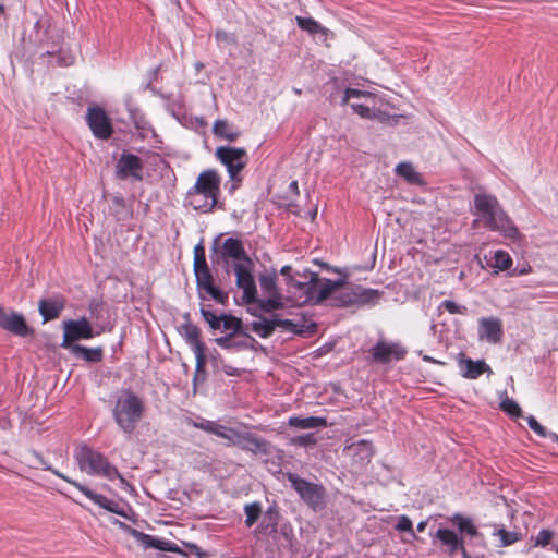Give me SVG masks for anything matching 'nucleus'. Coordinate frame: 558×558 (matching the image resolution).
<instances>
[{
	"label": "nucleus",
	"instance_id": "b1692460",
	"mask_svg": "<svg viewBox=\"0 0 558 558\" xmlns=\"http://www.w3.org/2000/svg\"><path fill=\"white\" fill-rule=\"evenodd\" d=\"M460 367L462 372V376L469 379H476L484 373H492L489 365L485 363V361H473L470 357H465L461 360Z\"/></svg>",
	"mask_w": 558,
	"mask_h": 558
},
{
	"label": "nucleus",
	"instance_id": "c9c22d12",
	"mask_svg": "<svg viewBox=\"0 0 558 558\" xmlns=\"http://www.w3.org/2000/svg\"><path fill=\"white\" fill-rule=\"evenodd\" d=\"M450 520L454 525L458 526L460 532H465L471 536L476 535L477 530L471 519L465 518L461 514H454Z\"/></svg>",
	"mask_w": 558,
	"mask_h": 558
},
{
	"label": "nucleus",
	"instance_id": "9d476101",
	"mask_svg": "<svg viewBox=\"0 0 558 558\" xmlns=\"http://www.w3.org/2000/svg\"><path fill=\"white\" fill-rule=\"evenodd\" d=\"M253 266V263H234L233 265L236 287L243 291L242 302L247 305L257 301V288L252 274Z\"/></svg>",
	"mask_w": 558,
	"mask_h": 558
},
{
	"label": "nucleus",
	"instance_id": "39448f33",
	"mask_svg": "<svg viewBox=\"0 0 558 558\" xmlns=\"http://www.w3.org/2000/svg\"><path fill=\"white\" fill-rule=\"evenodd\" d=\"M31 454L37 460L38 464H40L45 470L50 471L56 476L62 478L63 481L68 482L72 486H74L76 489H78L82 494H84L94 504H96L97 506H99L102 509H106L109 512H112L114 514H118V515H121V517L125 518V511L120 506L119 502H117L114 500H111V499L107 498L104 495H100V494H97V493L93 492L90 488H88L87 486L81 484L80 482H77V481H75L73 478H70L69 476H66L65 474L61 473L60 471H58L56 469H52L46 462V460L43 458V456L40 453H38L36 451H32Z\"/></svg>",
	"mask_w": 558,
	"mask_h": 558
},
{
	"label": "nucleus",
	"instance_id": "a19ab883",
	"mask_svg": "<svg viewBox=\"0 0 558 558\" xmlns=\"http://www.w3.org/2000/svg\"><path fill=\"white\" fill-rule=\"evenodd\" d=\"M213 434L229 440L231 444H233V440H236V436L239 435V433L235 429L228 428L219 424L216 425V428Z\"/></svg>",
	"mask_w": 558,
	"mask_h": 558
},
{
	"label": "nucleus",
	"instance_id": "864d4df0",
	"mask_svg": "<svg viewBox=\"0 0 558 558\" xmlns=\"http://www.w3.org/2000/svg\"><path fill=\"white\" fill-rule=\"evenodd\" d=\"M216 425H217L216 422L206 421V420H204V421H202L199 423H196V422L193 423L194 427H196L198 429H202V430H205V432L210 433V434L214 433V430L216 428Z\"/></svg>",
	"mask_w": 558,
	"mask_h": 558
},
{
	"label": "nucleus",
	"instance_id": "0eeeda50",
	"mask_svg": "<svg viewBox=\"0 0 558 558\" xmlns=\"http://www.w3.org/2000/svg\"><path fill=\"white\" fill-rule=\"evenodd\" d=\"M383 292L376 289L354 286L338 292L332 296V305L337 307L375 305Z\"/></svg>",
	"mask_w": 558,
	"mask_h": 558
},
{
	"label": "nucleus",
	"instance_id": "bb28decb",
	"mask_svg": "<svg viewBox=\"0 0 558 558\" xmlns=\"http://www.w3.org/2000/svg\"><path fill=\"white\" fill-rule=\"evenodd\" d=\"M254 307H252L251 314L254 316H259V312L270 313L276 310H281L283 307L282 296L279 295H268L267 299H258L253 302Z\"/></svg>",
	"mask_w": 558,
	"mask_h": 558
},
{
	"label": "nucleus",
	"instance_id": "c85d7f7f",
	"mask_svg": "<svg viewBox=\"0 0 558 558\" xmlns=\"http://www.w3.org/2000/svg\"><path fill=\"white\" fill-rule=\"evenodd\" d=\"M213 133L219 138L234 142L241 135L240 131L229 124L226 120H217L213 126Z\"/></svg>",
	"mask_w": 558,
	"mask_h": 558
},
{
	"label": "nucleus",
	"instance_id": "393cba45",
	"mask_svg": "<svg viewBox=\"0 0 558 558\" xmlns=\"http://www.w3.org/2000/svg\"><path fill=\"white\" fill-rule=\"evenodd\" d=\"M295 22L302 31L312 36L318 35L324 41H326L330 35V31L313 17L296 16Z\"/></svg>",
	"mask_w": 558,
	"mask_h": 558
},
{
	"label": "nucleus",
	"instance_id": "4c0bfd02",
	"mask_svg": "<svg viewBox=\"0 0 558 558\" xmlns=\"http://www.w3.org/2000/svg\"><path fill=\"white\" fill-rule=\"evenodd\" d=\"M194 272L198 289L205 290L206 288H210L214 283V278L209 267L195 269Z\"/></svg>",
	"mask_w": 558,
	"mask_h": 558
},
{
	"label": "nucleus",
	"instance_id": "052dcab7",
	"mask_svg": "<svg viewBox=\"0 0 558 558\" xmlns=\"http://www.w3.org/2000/svg\"><path fill=\"white\" fill-rule=\"evenodd\" d=\"M4 14V5L0 4V15Z\"/></svg>",
	"mask_w": 558,
	"mask_h": 558
},
{
	"label": "nucleus",
	"instance_id": "aec40b11",
	"mask_svg": "<svg viewBox=\"0 0 558 558\" xmlns=\"http://www.w3.org/2000/svg\"><path fill=\"white\" fill-rule=\"evenodd\" d=\"M504 336L502 322L498 317H482L478 319V338L489 343H499Z\"/></svg>",
	"mask_w": 558,
	"mask_h": 558
},
{
	"label": "nucleus",
	"instance_id": "f8f14e48",
	"mask_svg": "<svg viewBox=\"0 0 558 558\" xmlns=\"http://www.w3.org/2000/svg\"><path fill=\"white\" fill-rule=\"evenodd\" d=\"M86 122L93 135L99 140H108L113 134L111 120L101 107H88Z\"/></svg>",
	"mask_w": 558,
	"mask_h": 558
},
{
	"label": "nucleus",
	"instance_id": "58836bf2",
	"mask_svg": "<svg viewBox=\"0 0 558 558\" xmlns=\"http://www.w3.org/2000/svg\"><path fill=\"white\" fill-rule=\"evenodd\" d=\"M511 266H512V258L510 257V255L507 252H505L502 250H498L495 252L493 267H495L501 271H505V270H508Z\"/></svg>",
	"mask_w": 558,
	"mask_h": 558
},
{
	"label": "nucleus",
	"instance_id": "20e7f679",
	"mask_svg": "<svg viewBox=\"0 0 558 558\" xmlns=\"http://www.w3.org/2000/svg\"><path fill=\"white\" fill-rule=\"evenodd\" d=\"M145 404L142 398L130 389L123 390L117 398L113 418L126 434H132L142 420Z\"/></svg>",
	"mask_w": 558,
	"mask_h": 558
},
{
	"label": "nucleus",
	"instance_id": "de8ad7c7",
	"mask_svg": "<svg viewBox=\"0 0 558 558\" xmlns=\"http://www.w3.org/2000/svg\"><path fill=\"white\" fill-rule=\"evenodd\" d=\"M205 291L219 304L226 305L228 303V294L219 290L214 283L210 288H206Z\"/></svg>",
	"mask_w": 558,
	"mask_h": 558
},
{
	"label": "nucleus",
	"instance_id": "f704fd0d",
	"mask_svg": "<svg viewBox=\"0 0 558 558\" xmlns=\"http://www.w3.org/2000/svg\"><path fill=\"white\" fill-rule=\"evenodd\" d=\"M259 284L262 291L267 295H279L280 292L277 288V276L271 274L262 275L259 277Z\"/></svg>",
	"mask_w": 558,
	"mask_h": 558
},
{
	"label": "nucleus",
	"instance_id": "4468645a",
	"mask_svg": "<svg viewBox=\"0 0 558 558\" xmlns=\"http://www.w3.org/2000/svg\"><path fill=\"white\" fill-rule=\"evenodd\" d=\"M374 362L388 364L392 361H401L407 355V349L400 343L378 341L371 350Z\"/></svg>",
	"mask_w": 558,
	"mask_h": 558
},
{
	"label": "nucleus",
	"instance_id": "bf43d9fd",
	"mask_svg": "<svg viewBox=\"0 0 558 558\" xmlns=\"http://www.w3.org/2000/svg\"><path fill=\"white\" fill-rule=\"evenodd\" d=\"M425 527H426V522H420L417 524V531L418 532H423L425 530Z\"/></svg>",
	"mask_w": 558,
	"mask_h": 558
},
{
	"label": "nucleus",
	"instance_id": "f3484780",
	"mask_svg": "<svg viewBox=\"0 0 558 558\" xmlns=\"http://www.w3.org/2000/svg\"><path fill=\"white\" fill-rule=\"evenodd\" d=\"M122 526L126 527L130 534L141 543V545L144 548H156L162 551H170V553H182L179 546L168 539L163 538H157L153 535L145 534L144 532L137 531L135 529H132L130 526H126L124 523H121Z\"/></svg>",
	"mask_w": 558,
	"mask_h": 558
},
{
	"label": "nucleus",
	"instance_id": "dca6fc26",
	"mask_svg": "<svg viewBox=\"0 0 558 558\" xmlns=\"http://www.w3.org/2000/svg\"><path fill=\"white\" fill-rule=\"evenodd\" d=\"M143 162L141 158L134 154L123 153L116 166V173L119 179L133 178L141 181Z\"/></svg>",
	"mask_w": 558,
	"mask_h": 558
},
{
	"label": "nucleus",
	"instance_id": "603ef678",
	"mask_svg": "<svg viewBox=\"0 0 558 558\" xmlns=\"http://www.w3.org/2000/svg\"><path fill=\"white\" fill-rule=\"evenodd\" d=\"M412 521L407 515L400 517L396 525L397 530L401 532H412Z\"/></svg>",
	"mask_w": 558,
	"mask_h": 558
},
{
	"label": "nucleus",
	"instance_id": "37998d69",
	"mask_svg": "<svg viewBox=\"0 0 558 558\" xmlns=\"http://www.w3.org/2000/svg\"><path fill=\"white\" fill-rule=\"evenodd\" d=\"M208 267L205 256V250L202 244L194 247V270Z\"/></svg>",
	"mask_w": 558,
	"mask_h": 558
},
{
	"label": "nucleus",
	"instance_id": "a18cd8bd",
	"mask_svg": "<svg viewBox=\"0 0 558 558\" xmlns=\"http://www.w3.org/2000/svg\"><path fill=\"white\" fill-rule=\"evenodd\" d=\"M439 308L448 311L450 314H466L468 308L463 305L457 304L454 301L445 300L440 303Z\"/></svg>",
	"mask_w": 558,
	"mask_h": 558
},
{
	"label": "nucleus",
	"instance_id": "ddd939ff",
	"mask_svg": "<svg viewBox=\"0 0 558 558\" xmlns=\"http://www.w3.org/2000/svg\"><path fill=\"white\" fill-rule=\"evenodd\" d=\"M201 313L203 318L208 323L209 327L214 330L222 329L223 331L234 336L242 328V320L229 314L217 315L213 311L202 307Z\"/></svg>",
	"mask_w": 558,
	"mask_h": 558
},
{
	"label": "nucleus",
	"instance_id": "473e14b6",
	"mask_svg": "<svg viewBox=\"0 0 558 558\" xmlns=\"http://www.w3.org/2000/svg\"><path fill=\"white\" fill-rule=\"evenodd\" d=\"M555 538V532L549 529H542L536 536H532L531 547L534 548H546L547 546L553 544V541Z\"/></svg>",
	"mask_w": 558,
	"mask_h": 558
},
{
	"label": "nucleus",
	"instance_id": "f257e3e1",
	"mask_svg": "<svg viewBox=\"0 0 558 558\" xmlns=\"http://www.w3.org/2000/svg\"><path fill=\"white\" fill-rule=\"evenodd\" d=\"M474 214L489 230L498 231L504 236L517 239L519 230L502 209L495 195L477 193L474 196Z\"/></svg>",
	"mask_w": 558,
	"mask_h": 558
},
{
	"label": "nucleus",
	"instance_id": "423d86ee",
	"mask_svg": "<svg viewBox=\"0 0 558 558\" xmlns=\"http://www.w3.org/2000/svg\"><path fill=\"white\" fill-rule=\"evenodd\" d=\"M291 487L312 510L317 511L325 507L326 488L322 484L308 482L295 473L286 474Z\"/></svg>",
	"mask_w": 558,
	"mask_h": 558
},
{
	"label": "nucleus",
	"instance_id": "a211bd4d",
	"mask_svg": "<svg viewBox=\"0 0 558 558\" xmlns=\"http://www.w3.org/2000/svg\"><path fill=\"white\" fill-rule=\"evenodd\" d=\"M343 453L352 459V462L357 466H364L371 462L374 456V447L369 440H359L345 445Z\"/></svg>",
	"mask_w": 558,
	"mask_h": 558
},
{
	"label": "nucleus",
	"instance_id": "6ab92c4d",
	"mask_svg": "<svg viewBox=\"0 0 558 558\" xmlns=\"http://www.w3.org/2000/svg\"><path fill=\"white\" fill-rule=\"evenodd\" d=\"M220 255L226 264L230 260L252 264V258L247 255L244 243L235 238H227L223 241Z\"/></svg>",
	"mask_w": 558,
	"mask_h": 558
},
{
	"label": "nucleus",
	"instance_id": "72a5a7b5",
	"mask_svg": "<svg viewBox=\"0 0 558 558\" xmlns=\"http://www.w3.org/2000/svg\"><path fill=\"white\" fill-rule=\"evenodd\" d=\"M245 525L252 527L260 518L262 505L258 501L246 504L244 506Z\"/></svg>",
	"mask_w": 558,
	"mask_h": 558
},
{
	"label": "nucleus",
	"instance_id": "e433bc0d",
	"mask_svg": "<svg viewBox=\"0 0 558 558\" xmlns=\"http://www.w3.org/2000/svg\"><path fill=\"white\" fill-rule=\"evenodd\" d=\"M277 514H272L270 511L267 512L266 517L262 520L255 532L260 534H267L277 531Z\"/></svg>",
	"mask_w": 558,
	"mask_h": 558
},
{
	"label": "nucleus",
	"instance_id": "7c9ffc66",
	"mask_svg": "<svg viewBox=\"0 0 558 558\" xmlns=\"http://www.w3.org/2000/svg\"><path fill=\"white\" fill-rule=\"evenodd\" d=\"M251 329L260 338H269L276 329V323L275 319L269 320L262 317L259 320H255L251 324Z\"/></svg>",
	"mask_w": 558,
	"mask_h": 558
},
{
	"label": "nucleus",
	"instance_id": "8fccbe9b",
	"mask_svg": "<svg viewBox=\"0 0 558 558\" xmlns=\"http://www.w3.org/2000/svg\"><path fill=\"white\" fill-rule=\"evenodd\" d=\"M276 327H282L288 331L300 333L301 330L298 329V326L290 319H275Z\"/></svg>",
	"mask_w": 558,
	"mask_h": 558
},
{
	"label": "nucleus",
	"instance_id": "0e129e2a",
	"mask_svg": "<svg viewBox=\"0 0 558 558\" xmlns=\"http://www.w3.org/2000/svg\"><path fill=\"white\" fill-rule=\"evenodd\" d=\"M553 549H554L555 551H557V553H558V546H557V547H555V548H553Z\"/></svg>",
	"mask_w": 558,
	"mask_h": 558
},
{
	"label": "nucleus",
	"instance_id": "09e8293b",
	"mask_svg": "<svg viewBox=\"0 0 558 558\" xmlns=\"http://www.w3.org/2000/svg\"><path fill=\"white\" fill-rule=\"evenodd\" d=\"M371 96H372V93L366 92V90H360V89H355V88H347L344 92L342 104L343 105L349 104L351 98L371 97Z\"/></svg>",
	"mask_w": 558,
	"mask_h": 558
},
{
	"label": "nucleus",
	"instance_id": "ea45409f",
	"mask_svg": "<svg viewBox=\"0 0 558 558\" xmlns=\"http://www.w3.org/2000/svg\"><path fill=\"white\" fill-rule=\"evenodd\" d=\"M496 536L499 537L501 546H510L522 539L521 533L518 532H509L506 529L501 527L496 533Z\"/></svg>",
	"mask_w": 558,
	"mask_h": 558
},
{
	"label": "nucleus",
	"instance_id": "cd10ccee",
	"mask_svg": "<svg viewBox=\"0 0 558 558\" xmlns=\"http://www.w3.org/2000/svg\"><path fill=\"white\" fill-rule=\"evenodd\" d=\"M288 423L291 427H296V428H301V429H311V428L327 426L326 418L318 417V416H308V417L291 416L289 418Z\"/></svg>",
	"mask_w": 558,
	"mask_h": 558
},
{
	"label": "nucleus",
	"instance_id": "79ce46f5",
	"mask_svg": "<svg viewBox=\"0 0 558 558\" xmlns=\"http://www.w3.org/2000/svg\"><path fill=\"white\" fill-rule=\"evenodd\" d=\"M500 408L504 412L511 416L519 417L522 415L520 405L512 399H506L501 402Z\"/></svg>",
	"mask_w": 558,
	"mask_h": 558
},
{
	"label": "nucleus",
	"instance_id": "5fc2aeb1",
	"mask_svg": "<svg viewBox=\"0 0 558 558\" xmlns=\"http://www.w3.org/2000/svg\"><path fill=\"white\" fill-rule=\"evenodd\" d=\"M232 336L230 333L227 337H220L216 339V342L221 348H228L230 343V339Z\"/></svg>",
	"mask_w": 558,
	"mask_h": 558
},
{
	"label": "nucleus",
	"instance_id": "2f4dec72",
	"mask_svg": "<svg viewBox=\"0 0 558 558\" xmlns=\"http://www.w3.org/2000/svg\"><path fill=\"white\" fill-rule=\"evenodd\" d=\"M396 172L398 175L405 179L409 183H421V174L409 162H401L397 166Z\"/></svg>",
	"mask_w": 558,
	"mask_h": 558
},
{
	"label": "nucleus",
	"instance_id": "a878e982",
	"mask_svg": "<svg viewBox=\"0 0 558 558\" xmlns=\"http://www.w3.org/2000/svg\"><path fill=\"white\" fill-rule=\"evenodd\" d=\"M187 342L192 345L196 356L197 367H202L205 363V344L201 341L199 329L195 326H190L186 329Z\"/></svg>",
	"mask_w": 558,
	"mask_h": 558
},
{
	"label": "nucleus",
	"instance_id": "9b49d317",
	"mask_svg": "<svg viewBox=\"0 0 558 558\" xmlns=\"http://www.w3.org/2000/svg\"><path fill=\"white\" fill-rule=\"evenodd\" d=\"M93 337V327L86 317L63 322V340L61 343L62 348H71L74 342L82 339H92Z\"/></svg>",
	"mask_w": 558,
	"mask_h": 558
},
{
	"label": "nucleus",
	"instance_id": "49530a36",
	"mask_svg": "<svg viewBox=\"0 0 558 558\" xmlns=\"http://www.w3.org/2000/svg\"><path fill=\"white\" fill-rule=\"evenodd\" d=\"M317 442V439L315 437L314 434L310 433V434H305V435H300V436H295L291 439V444L294 445V446H300V447H307V446H313Z\"/></svg>",
	"mask_w": 558,
	"mask_h": 558
},
{
	"label": "nucleus",
	"instance_id": "4d7b16f0",
	"mask_svg": "<svg viewBox=\"0 0 558 558\" xmlns=\"http://www.w3.org/2000/svg\"><path fill=\"white\" fill-rule=\"evenodd\" d=\"M289 189L294 192L295 194H299V185H298V181H292L289 185Z\"/></svg>",
	"mask_w": 558,
	"mask_h": 558
},
{
	"label": "nucleus",
	"instance_id": "3c124183",
	"mask_svg": "<svg viewBox=\"0 0 558 558\" xmlns=\"http://www.w3.org/2000/svg\"><path fill=\"white\" fill-rule=\"evenodd\" d=\"M351 108L362 118L369 119L373 117L372 111L367 106L361 104H351Z\"/></svg>",
	"mask_w": 558,
	"mask_h": 558
},
{
	"label": "nucleus",
	"instance_id": "c03bdc74",
	"mask_svg": "<svg viewBox=\"0 0 558 558\" xmlns=\"http://www.w3.org/2000/svg\"><path fill=\"white\" fill-rule=\"evenodd\" d=\"M526 422L529 427L539 437L547 438L550 434L533 415L527 416Z\"/></svg>",
	"mask_w": 558,
	"mask_h": 558
},
{
	"label": "nucleus",
	"instance_id": "6e6552de",
	"mask_svg": "<svg viewBox=\"0 0 558 558\" xmlns=\"http://www.w3.org/2000/svg\"><path fill=\"white\" fill-rule=\"evenodd\" d=\"M215 157L226 166L232 181H241L239 174L247 163V153L244 148L219 146Z\"/></svg>",
	"mask_w": 558,
	"mask_h": 558
},
{
	"label": "nucleus",
	"instance_id": "680f3d73",
	"mask_svg": "<svg viewBox=\"0 0 558 558\" xmlns=\"http://www.w3.org/2000/svg\"><path fill=\"white\" fill-rule=\"evenodd\" d=\"M190 547H192L194 549H198V547L196 545H190Z\"/></svg>",
	"mask_w": 558,
	"mask_h": 558
},
{
	"label": "nucleus",
	"instance_id": "6e6d98bb",
	"mask_svg": "<svg viewBox=\"0 0 558 558\" xmlns=\"http://www.w3.org/2000/svg\"><path fill=\"white\" fill-rule=\"evenodd\" d=\"M531 271H532V267L531 266H527V267H524V268H521V269L515 268L513 270V275L523 276V275H526V274H529Z\"/></svg>",
	"mask_w": 558,
	"mask_h": 558
},
{
	"label": "nucleus",
	"instance_id": "13d9d810",
	"mask_svg": "<svg viewBox=\"0 0 558 558\" xmlns=\"http://www.w3.org/2000/svg\"><path fill=\"white\" fill-rule=\"evenodd\" d=\"M291 270H292V267H291V266H283V267L281 268V271H280V272H281V275H283V276L290 277V272H291Z\"/></svg>",
	"mask_w": 558,
	"mask_h": 558
},
{
	"label": "nucleus",
	"instance_id": "1a4fd4ad",
	"mask_svg": "<svg viewBox=\"0 0 558 558\" xmlns=\"http://www.w3.org/2000/svg\"><path fill=\"white\" fill-rule=\"evenodd\" d=\"M292 286L305 291L306 293H316L315 303H322L344 286L343 280L319 279L315 272L311 274L308 283L296 282L290 278Z\"/></svg>",
	"mask_w": 558,
	"mask_h": 558
},
{
	"label": "nucleus",
	"instance_id": "4be33fe9",
	"mask_svg": "<svg viewBox=\"0 0 558 558\" xmlns=\"http://www.w3.org/2000/svg\"><path fill=\"white\" fill-rule=\"evenodd\" d=\"M233 445L240 447L244 451H248L254 454H267L269 452V444L266 440L250 433H239L236 440H233Z\"/></svg>",
	"mask_w": 558,
	"mask_h": 558
},
{
	"label": "nucleus",
	"instance_id": "e2e57ef3",
	"mask_svg": "<svg viewBox=\"0 0 558 558\" xmlns=\"http://www.w3.org/2000/svg\"><path fill=\"white\" fill-rule=\"evenodd\" d=\"M216 37H217V38H220V32H217V33H216Z\"/></svg>",
	"mask_w": 558,
	"mask_h": 558
},
{
	"label": "nucleus",
	"instance_id": "c756f323",
	"mask_svg": "<svg viewBox=\"0 0 558 558\" xmlns=\"http://www.w3.org/2000/svg\"><path fill=\"white\" fill-rule=\"evenodd\" d=\"M72 353L82 356L87 362L97 363L102 360L104 351L101 348L89 349L81 344H73L71 347Z\"/></svg>",
	"mask_w": 558,
	"mask_h": 558
},
{
	"label": "nucleus",
	"instance_id": "412c9836",
	"mask_svg": "<svg viewBox=\"0 0 558 558\" xmlns=\"http://www.w3.org/2000/svg\"><path fill=\"white\" fill-rule=\"evenodd\" d=\"M435 537L440 542L441 546L446 547V551L450 555L461 551L463 555V558H471L468 554L462 538L459 537V535L449 529H439Z\"/></svg>",
	"mask_w": 558,
	"mask_h": 558
},
{
	"label": "nucleus",
	"instance_id": "2eb2a0df",
	"mask_svg": "<svg viewBox=\"0 0 558 558\" xmlns=\"http://www.w3.org/2000/svg\"><path fill=\"white\" fill-rule=\"evenodd\" d=\"M0 328L17 337H27L33 335V329L27 325L24 316L16 312L7 313L0 305Z\"/></svg>",
	"mask_w": 558,
	"mask_h": 558
},
{
	"label": "nucleus",
	"instance_id": "7ed1b4c3",
	"mask_svg": "<svg viewBox=\"0 0 558 558\" xmlns=\"http://www.w3.org/2000/svg\"><path fill=\"white\" fill-rule=\"evenodd\" d=\"M74 458L82 472L88 475L102 476L110 481L119 478L121 484H125V478L120 474L119 470L110 463L108 458L92 447L85 444L80 445L75 449Z\"/></svg>",
	"mask_w": 558,
	"mask_h": 558
},
{
	"label": "nucleus",
	"instance_id": "5701e85b",
	"mask_svg": "<svg viewBox=\"0 0 558 558\" xmlns=\"http://www.w3.org/2000/svg\"><path fill=\"white\" fill-rule=\"evenodd\" d=\"M65 305L64 298L61 295L51 298V299H43L39 301L38 310L40 315L44 318V322H49L57 319L61 312L63 311Z\"/></svg>",
	"mask_w": 558,
	"mask_h": 558
},
{
	"label": "nucleus",
	"instance_id": "f03ea898",
	"mask_svg": "<svg viewBox=\"0 0 558 558\" xmlns=\"http://www.w3.org/2000/svg\"><path fill=\"white\" fill-rule=\"evenodd\" d=\"M221 177L215 169L202 171L186 194V201L195 210L211 213L221 193Z\"/></svg>",
	"mask_w": 558,
	"mask_h": 558
}]
</instances>
